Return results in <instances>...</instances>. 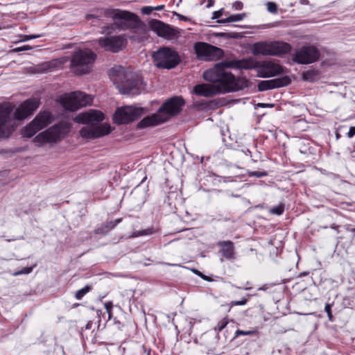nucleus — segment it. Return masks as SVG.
Segmentation results:
<instances>
[{"mask_svg":"<svg viewBox=\"0 0 355 355\" xmlns=\"http://www.w3.org/2000/svg\"><path fill=\"white\" fill-rule=\"evenodd\" d=\"M15 130L11 119V110L8 107L0 110V138L8 137Z\"/></svg>","mask_w":355,"mask_h":355,"instance_id":"nucleus-15","label":"nucleus"},{"mask_svg":"<svg viewBox=\"0 0 355 355\" xmlns=\"http://www.w3.org/2000/svg\"><path fill=\"white\" fill-rule=\"evenodd\" d=\"M105 309H107L108 313H109V318H110V309L112 308V305L111 304H105Z\"/></svg>","mask_w":355,"mask_h":355,"instance_id":"nucleus-45","label":"nucleus"},{"mask_svg":"<svg viewBox=\"0 0 355 355\" xmlns=\"http://www.w3.org/2000/svg\"><path fill=\"white\" fill-rule=\"evenodd\" d=\"M33 266L31 267H25L23 268L21 270L16 271L13 273L14 276H18L21 275H27L31 273L33 271Z\"/></svg>","mask_w":355,"mask_h":355,"instance_id":"nucleus-27","label":"nucleus"},{"mask_svg":"<svg viewBox=\"0 0 355 355\" xmlns=\"http://www.w3.org/2000/svg\"><path fill=\"white\" fill-rule=\"evenodd\" d=\"M282 72V67L279 64L272 61L263 62L257 69L259 76L262 78L275 76Z\"/></svg>","mask_w":355,"mask_h":355,"instance_id":"nucleus-17","label":"nucleus"},{"mask_svg":"<svg viewBox=\"0 0 355 355\" xmlns=\"http://www.w3.org/2000/svg\"><path fill=\"white\" fill-rule=\"evenodd\" d=\"M90 290V287L89 286H85L83 288L76 291L75 294V297L77 300H80L83 297V296L87 293Z\"/></svg>","mask_w":355,"mask_h":355,"instance_id":"nucleus-23","label":"nucleus"},{"mask_svg":"<svg viewBox=\"0 0 355 355\" xmlns=\"http://www.w3.org/2000/svg\"><path fill=\"white\" fill-rule=\"evenodd\" d=\"M218 22L220 24L230 23L229 17L225 19H219V20H218Z\"/></svg>","mask_w":355,"mask_h":355,"instance_id":"nucleus-43","label":"nucleus"},{"mask_svg":"<svg viewBox=\"0 0 355 355\" xmlns=\"http://www.w3.org/2000/svg\"><path fill=\"white\" fill-rule=\"evenodd\" d=\"M272 56L286 54L291 50V46L282 41L271 42Z\"/></svg>","mask_w":355,"mask_h":355,"instance_id":"nucleus-21","label":"nucleus"},{"mask_svg":"<svg viewBox=\"0 0 355 355\" xmlns=\"http://www.w3.org/2000/svg\"><path fill=\"white\" fill-rule=\"evenodd\" d=\"M192 271L196 274L197 275H198L199 277H202L203 276V274L200 272L199 270H196V269H192Z\"/></svg>","mask_w":355,"mask_h":355,"instance_id":"nucleus-46","label":"nucleus"},{"mask_svg":"<svg viewBox=\"0 0 355 355\" xmlns=\"http://www.w3.org/2000/svg\"><path fill=\"white\" fill-rule=\"evenodd\" d=\"M153 231L150 228L146 229L141 231H136L133 233V237H138L141 236L149 235L153 234Z\"/></svg>","mask_w":355,"mask_h":355,"instance_id":"nucleus-26","label":"nucleus"},{"mask_svg":"<svg viewBox=\"0 0 355 355\" xmlns=\"http://www.w3.org/2000/svg\"><path fill=\"white\" fill-rule=\"evenodd\" d=\"M96 55L89 49L76 51L71 58V67L77 75H83L90 71L96 60Z\"/></svg>","mask_w":355,"mask_h":355,"instance_id":"nucleus-7","label":"nucleus"},{"mask_svg":"<svg viewBox=\"0 0 355 355\" xmlns=\"http://www.w3.org/2000/svg\"><path fill=\"white\" fill-rule=\"evenodd\" d=\"M259 105L262 107H273V105H272V104H265V103H260V104H259Z\"/></svg>","mask_w":355,"mask_h":355,"instance_id":"nucleus-47","label":"nucleus"},{"mask_svg":"<svg viewBox=\"0 0 355 355\" xmlns=\"http://www.w3.org/2000/svg\"><path fill=\"white\" fill-rule=\"evenodd\" d=\"M234 7L236 10H241L243 8V3L240 1H236L234 4Z\"/></svg>","mask_w":355,"mask_h":355,"instance_id":"nucleus-42","label":"nucleus"},{"mask_svg":"<svg viewBox=\"0 0 355 355\" xmlns=\"http://www.w3.org/2000/svg\"><path fill=\"white\" fill-rule=\"evenodd\" d=\"M105 17L112 18L114 22L113 25L103 27V31H107L104 37L97 40L98 45L106 51L118 53L122 51L127 45L128 41L124 34L110 35V31L114 26L121 31L134 27L139 22V18L135 14L120 9L107 8L103 12Z\"/></svg>","mask_w":355,"mask_h":355,"instance_id":"nucleus-2","label":"nucleus"},{"mask_svg":"<svg viewBox=\"0 0 355 355\" xmlns=\"http://www.w3.org/2000/svg\"><path fill=\"white\" fill-rule=\"evenodd\" d=\"M252 334V331H243V330H236L235 334H236V336H245V335H250Z\"/></svg>","mask_w":355,"mask_h":355,"instance_id":"nucleus-36","label":"nucleus"},{"mask_svg":"<svg viewBox=\"0 0 355 355\" xmlns=\"http://www.w3.org/2000/svg\"><path fill=\"white\" fill-rule=\"evenodd\" d=\"M71 130V124L67 121H61L46 130L37 135L34 141L44 144L54 143L63 139Z\"/></svg>","mask_w":355,"mask_h":355,"instance_id":"nucleus-8","label":"nucleus"},{"mask_svg":"<svg viewBox=\"0 0 355 355\" xmlns=\"http://www.w3.org/2000/svg\"><path fill=\"white\" fill-rule=\"evenodd\" d=\"M185 101L181 96H173L166 100L158 111L151 116L144 117L137 124L139 129L154 126L168 121L178 115L184 105Z\"/></svg>","mask_w":355,"mask_h":355,"instance_id":"nucleus-4","label":"nucleus"},{"mask_svg":"<svg viewBox=\"0 0 355 355\" xmlns=\"http://www.w3.org/2000/svg\"><path fill=\"white\" fill-rule=\"evenodd\" d=\"M40 37V35H24V39H23L22 40H23V41H28V40H29L38 38V37Z\"/></svg>","mask_w":355,"mask_h":355,"instance_id":"nucleus-39","label":"nucleus"},{"mask_svg":"<svg viewBox=\"0 0 355 355\" xmlns=\"http://www.w3.org/2000/svg\"><path fill=\"white\" fill-rule=\"evenodd\" d=\"M248 302V300L246 298H242L241 300H236V301H232L230 303V306L232 307L234 306H241L245 305Z\"/></svg>","mask_w":355,"mask_h":355,"instance_id":"nucleus-31","label":"nucleus"},{"mask_svg":"<svg viewBox=\"0 0 355 355\" xmlns=\"http://www.w3.org/2000/svg\"><path fill=\"white\" fill-rule=\"evenodd\" d=\"M152 58L155 66L159 69H174L181 62L178 52L168 46H162L153 51Z\"/></svg>","mask_w":355,"mask_h":355,"instance_id":"nucleus-6","label":"nucleus"},{"mask_svg":"<svg viewBox=\"0 0 355 355\" xmlns=\"http://www.w3.org/2000/svg\"><path fill=\"white\" fill-rule=\"evenodd\" d=\"M228 324V320L226 318H224L221 321H220L218 324L214 327V330L218 333L221 331Z\"/></svg>","mask_w":355,"mask_h":355,"instance_id":"nucleus-28","label":"nucleus"},{"mask_svg":"<svg viewBox=\"0 0 355 355\" xmlns=\"http://www.w3.org/2000/svg\"><path fill=\"white\" fill-rule=\"evenodd\" d=\"M103 119L104 116L101 111L90 110L76 116L75 121L87 125L80 130V135L83 138L94 139L103 137L111 131L110 125L107 123L98 124Z\"/></svg>","mask_w":355,"mask_h":355,"instance_id":"nucleus-3","label":"nucleus"},{"mask_svg":"<svg viewBox=\"0 0 355 355\" xmlns=\"http://www.w3.org/2000/svg\"><path fill=\"white\" fill-rule=\"evenodd\" d=\"M92 17H93V15H87V17H86V18H87V19H90V18H92Z\"/></svg>","mask_w":355,"mask_h":355,"instance_id":"nucleus-50","label":"nucleus"},{"mask_svg":"<svg viewBox=\"0 0 355 355\" xmlns=\"http://www.w3.org/2000/svg\"><path fill=\"white\" fill-rule=\"evenodd\" d=\"M214 0H208V4H207V7L210 8L214 5Z\"/></svg>","mask_w":355,"mask_h":355,"instance_id":"nucleus-48","label":"nucleus"},{"mask_svg":"<svg viewBox=\"0 0 355 355\" xmlns=\"http://www.w3.org/2000/svg\"><path fill=\"white\" fill-rule=\"evenodd\" d=\"M153 10L159 11L164 8V5H159V6H155V7H153Z\"/></svg>","mask_w":355,"mask_h":355,"instance_id":"nucleus-44","label":"nucleus"},{"mask_svg":"<svg viewBox=\"0 0 355 355\" xmlns=\"http://www.w3.org/2000/svg\"><path fill=\"white\" fill-rule=\"evenodd\" d=\"M245 15H246L245 13L231 15L229 16V19L230 22L240 21L244 19Z\"/></svg>","mask_w":355,"mask_h":355,"instance_id":"nucleus-25","label":"nucleus"},{"mask_svg":"<svg viewBox=\"0 0 355 355\" xmlns=\"http://www.w3.org/2000/svg\"><path fill=\"white\" fill-rule=\"evenodd\" d=\"M222 15H223V9L217 10V11H214L213 12L212 19H218L219 17H221Z\"/></svg>","mask_w":355,"mask_h":355,"instance_id":"nucleus-37","label":"nucleus"},{"mask_svg":"<svg viewBox=\"0 0 355 355\" xmlns=\"http://www.w3.org/2000/svg\"><path fill=\"white\" fill-rule=\"evenodd\" d=\"M317 77V73L314 71H306L302 73V78L304 80L312 82Z\"/></svg>","mask_w":355,"mask_h":355,"instance_id":"nucleus-22","label":"nucleus"},{"mask_svg":"<svg viewBox=\"0 0 355 355\" xmlns=\"http://www.w3.org/2000/svg\"><path fill=\"white\" fill-rule=\"evenodd\" d=\"M180 18L182 19V20H185V17L182 16V15H180Z\"/></svg>","mask_w":355,"mask_h":355,"instance_id":"nucleus-51","label":"nucleus"},{"mask_svg":"<svg viewBox=\"0 0 355 355\" xmlns=\"http://www.w3.org/2000/svg\"><path fill=\"white\" fill-rule=\"evenodd\" d=\"M352 232H355V228L352 230Z\"/></svg>","mask_w":355,"mask_h":355,"instance_id":"nucleus-55","label":"nucleus"},{"mask_svg":"<svg viewBox=\"0 0 355 355\" xmlns=\"http://www.w3.org/2000/svg\"><path fill=\"white\" fill-rule=\"evenodd\" d=\"M256 67L257 62L252 59L224 60L203 73L204 79L212 84L196 85L193 92L198 96L210 97L218 94L232 92L236 87L235 77L232 73L227 71L226 69H251Z\"/></svg>","mask_w":355,"mask_h":355,"instance_id":"nucleus-1","label":"nucleus"},{"mask_svg":"<svg viewBox=\"0 0 355 355\" xmlns=\"http://www.w3.org/2000/svg\"><path fill=\"white\" fill-rule=\"evenodd\" d=\"M320 57V52L314 46H304L295 51L293 60L298 64H307L315 62Z\"/></svg>","mask_w":355,"mask_h":355,"instance_id":"nucleus-13","label":"nucleus"},{"mask_svg":"<svg viewBox=\"0 0 355 355\" xmlns=\"http://www.w3.org/2000/svg\"><path fill=\"white\" fill-rule=\"evenodd\" d=\"M252 53L255 55H270L272 56L271 42H256L252 46Z\"/></svg>","mask_w":355,"mask_h":355,"instance_id":"nucleus-20","label":"nucleus"},{"mask_svg":"<svg viewBox=\"0 0 355 355\" xmlns=\"http://www.w3.org/2000/svg\"><path fill=\"white\" fill-rule=\"evenodd\" d=\"M291 78L288 76L261 80L257 85L258 90L260 92L285 87L291 83Z\"/></svg>","mask_w":355,"mask_h":355,"instance_id":"nucleus-18","label":"nucleus"},{"mask_svg":"<svg viewBox=\"0 0 355 355\" xmlns=\"http://www.w3.org/2000/svg\"><path fill=\"white\" fill-rule=\"evenodd\" d=\"M339 137H340L339 134H338V133H337V134H336V138H337V139H338V138H339Z\"/></svg>","mask_w":355,"mask_h":355,"instance_id":"nucleus-52","label":"nucleus"},{"mask_svg":"<svg viewBox=\"0 0 355 355\" xmlns=\"http://www.w3.org/2000/svg\"><path fill=\"white\" fill-rule=\"evenodd\" d=\"M149 26L158 36L168 40H176L180 35V33L177 28L157 19L150 20Z\"/></svg>","mask_w":355,"mask_h":355,"instance_id":"nucleus-14","label":"nucleus"},{"mask_svg":"<svg viewBox=\"0 0 355 355\" xmlns=\"http://www.w3.org/2000/svg\"><path fill=\"white\" fill-rule=\"evenodd\" d=\"M324 310H325V311L327 312V315H328V316H329V320H331L332 315H331V306H330V304H327L325 305Z\"/></svg>","mask_w":355,"mask_h":355,"instance_id":"nucleus-38","label":"nucleus"},{"mask_svg":"<svg viewBox=\"0 0 355 355\" xmlns=\"http://www.w3.org/2000/svg\"><path fill=\"white\" fill-rule=\"evenodd\" d=\"M121 219H116L114 221L107 222L105 225V228L108 230V232L112 230L118 223L121 222Z\"/></svg>","mask_w":355,"mask_h":355,"instance_id":"nucleus-30","label":"nucleus"},{"mask_svg":"<svg viewBox=\"0 0 355 355\" xmlns=\"http://www.w3.org/2000/svg\"><path fill=\"white\" fill-rule=\"evenodd\" d=\"M306 274H307L306 272H303V273L302 274V275H306Z\"/></svg>","mask_w":355,"mask_h":355,"instance_id":"nucleus-54","label":"nucleus"},{"mask_svg":"<svg viewBox=\"0 0 355 355\" xmlns=\"http://www.w3.org/2000/svg\"><path fill=\"white\" fill-rule=\"evenodd\" d=\"M112 74L115 76L114 81L119 84L121 94L136 95L140 93L142 80L139 75L121 66L113 68Z\"/></svg>","mask_w":355,"mask_h":355,"instance_id":"nucleus-5","label":"nucleus"},{"mask_svg":"<svg viewBox=\"0 0 355 355\" xmlns=\"http://www.w3.org/2000/svg\"><path fill=\"white\" fill-rule=\"evenodd\" d=\"M92 100L93 98L91 95L76 91L63 96L61 98V103L65 109L74 111L80 107L90 105Z\"/></svg>","mask_w":355,"mask_h":355,"instance_id":"nucleus-9","label":"nucleus"},{"mask_svg":"<svg viewBox=\"0 0 355 355\" xmlns=\"http://www.w3.org/2000/svg\"><path fill=\"white\" fill-rule=\"evenodd\" d=\"M52 121V115L49 112H40L33 121L22 130L24 137L31 138L37 132L47 126Z\"/></svg>","mask_w":355,"mask_h":355,"instance_id":"nucleus-10","label":"nucleus"},{"mask_svg":"<svg viewBox=\"0 0 355 355\" xmlns=\"http://www.w3.org/2000/svg\"><path fill=\"white\" fill-rule=\"evenodd\" d=\"M284 211V205H279L278 206L274 207L270 209V213L277 216H280Z\"/></svg>","mask_w":355,"mask_h":355,"instance_id":"nucleus-24","label":"nucleus"},{"mask_svg":"<svg viewBox=\"0 0 355 355\" xmlns=\"http://www.w3.org/2000/svg\"><path fill=\"white\" fill-rule=\"evenodd\" d=\"M220 247V252L227 259H235V250L233 242L230 241H221L217 243Z\"/></svg>","mask_w":355,"mask_h":355,"instance_id":"nucleus-19","label":"nucleus"},{"mask_svg":"<svg viewBox=\"0 0 355 355\" xmlns=\"http://www.w3.org/2000/svg\"><path fill=\"white\" fill-rule=\"evenodd\" d=\"M32 49H33V47L29 45H24L22 46L14 49L13 51L14 52H20V51H23L31 50Z\"/></svg>","mask_w":355,"mask_h":355,"instance_id":"nucleus-33","label":"nucleus"},{"mask_svg":"<svg viewBox=\"0 0 355 355\" xmlns=\"http://www.w3.org/2000/svg\"><path fill=\"white\" fill-rule=\"evenodd\" d=\"M266 6L268 12L271 13H276L277 12V6L275 3L270 1L267 3Z\"/></svg>","mask_w":355,"mask_h":355,"instance_id":"nucleus-29","label":"nucleus"},{"mask_svg":"<svg viewBox=\"0 0 355 355\" xmlns=\"http://www.w3.org/2000/svg\"><path fill=\"white\" fill-rule=\"evenodd\" d=\"M51 62H44L41 65L37 67V68H38L37 70L40 71H45L51 68Z\"/></svg>","mask_w":355,"mask_h":355,"instance_id":"nucleus-32","label":"nucleus"},{"mask_svg":"<svg viewBox=\"0 0 355 355\" xmlns=\"http://www.w3.org/2000/svg\"><path fill=\"white\" fill-rule=\"evenodd\" d=\"M144 113V110L141 107L125 106L116 110L114 121L118 124H127L137 119Z\"/></svg>","mask_w":355,"mask_h":355,"instance_id":"nucleus-11","label":"nucleus"},{"mask_svg":"<svg viewBox=\"0 0 355 355\" xmlns=\"http://www.w3.org/2000/svg\"><path fill=\"white\" fill-rule=\"evenodd\" d=\"M14 239H6V241H13Z\"/></svg>","mask_w":355,"mask_h":355,"instance_id":"nucleus-53","label":"nucleus"},{"mask_svg":"<svg viewBox=\"0 0 355 355\" xmlns=\"http://www.w3.org/2000/svg\"><path fill=\"white\" fill-rule=\"evenodd\" d=\"M194 49L198 58L202 60H214L223 55V51L221 49L205 42L196 43Z\"/></svg>","mask_w":355,"mask_h":355,"instance_id":"nucleus-12","label":"nucleus"},{"mask_svg":"<svg viewBox=\"0 0 355 355\" xmlns=\"http://www.w3.org/2000/svg\"><path fill=\"white\" fill-rule=\"evenodd\" d=\"M40 100L37 98H29L22 103L15 112L17 119L23 120L31 115L39 107Z\"/></svg>","mask_w":355,"mask_h":355,"instance_id":"nucleus-16","label":"nucleus"},{"mask_svg":"<svg viewBox=\"0 0 355 355\" xmlns=\"http://www.w3.org/2000/svg\"><path fill=\"white\" fill-rule=\"evenodd\" d=\"M252 175L258 177V178H261V177H263V176L266 175V173L259 172V171L252 172Z\"/></svg>","mask_w":355,"mask_h":355,"instance_id":"nucleus-41","label":"nucleus"},{"mask_svg":"<svg viewBox=\"0 0 355 355\" xmlns=\"http://www.w3.org/2000/svg\"><path fill=\"white\" fill-rule=\"evenodd\" d=\"M201 277L202 279H205V280H207V281H209V277H207V276H206V275H203V276H202V277Z\"/></svg>","mask_w":355,"mask_h":355,"instance_id":"nucleus-49","label":"nucleus"},{"mask_svg":"<svg viewBox=\"0 0 355 355\" xmlns=\"http://www.w3.org/2000/svg\"><path fill=\"white\" fill-rule=\"evenodd\" d=\"M107 232H108V230L105 228V225L103 226H102V227H100L97 228L95 230V234H105Z\"/></svg>","mask_w":355,"mask_h":355,"instance_id":"nucleus-34","label":"nucleus"},{"mask_svg":"<svg viewBox=\"0 0 355 355\" xmlns=\"http://www.w3.org/2000/svg\"><path fill=\"white\" fill-rule=\"evenodd\" d=\"M141 10L144 15H150L153 11V8L151 6H144Z\"/></svg>","mask_w":355,"mask_h":355,"instance_id":"nucleus-35","label":"nucleus"},{"mask_svg":"<svg viewBox=\"0 0 355 355\" xmlns=\"http://www.w3.org/2000/svg\"><path fill=\"white\" fill-rule=\"evenodd\" d=\"M347 135L349 138H352L355 135V126H352L349 128Z\"/></svg>","mask_w":355,"mask_h":355,"instance_id":"nucleus-40","label":"nucleus"}]
</instances>
